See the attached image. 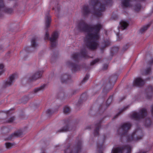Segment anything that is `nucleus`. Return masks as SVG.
I'll return each instance as SVG.
<instances>
[{
  "label": "nucleus",
  "mask_w": 153,
  "mask_h": 153,
  "mask_svg": "<svg viewBox=\"0 0 153 153\" xmlns=\"http://www.w3.org/2000/svg\"><path fill=\"white\" fill-rule=\"evenodd\" d=\"M78 27L79 30L85 33L87 45L89 48L96 49L98 46L97 40L99 38V31L102 27L101 25L98 24L92 26L83 22L79 24Z\"/></svg>",
  "instance_id": "f257e3e1"
},
{
  "label": "nucleus",
  "mask_w": 153,
  "mask_h": 153,
  "mask_svg": "<svg viewBox=\"0 0 153 153\" xmlns=\"http://www.w3.org/2000/svg\"><path fill=\"white\" fill-rule=\"evenodd\" d=\"M108 2L106 0H89L90 6L96 10L95 13L98 16L102 15L101 12L104 10Z\"/></svg>",
  "instance_id": "f03ea898"
},
{
  "label": "nucleus",
  "mask_w": 153,
  "mask_h": 153,
  "mask_svg": "<svg viewBox=\"0 0 153 153\" xmlns=\"http://www.w3.org/2000/svg\"><path fill=\"white\" fill-rule=\"evenodd\" d=\"M143 135L142 131L140 129L138 128L127 137V140L128 141H136L140 139Z\"/></svg>",
  "instance_id": "7ed1b4c3"
},
{
  "label": "nucleus",
  "mask_w": 153,
  "mask_h": 153,
  "mask_svg": "<svg viewBox=\"0 0 153 153\" xmlns=\"http://www.w3.org/2000/svg\"><path fill=\"white\" fill-rule=\"evenodd\" d=\"M131 150V147L128 146L122 148H114L112 150V153H129Z\"/></svg>",
  "instance_id": "20e7f679"
},
{
  "label": "nucleus",
  "mask_w": 153,
  "mask_h": 153,
  "mask_svg": "<svg viewBox=\"0 0 153 153\" xmlns=\"http://www.w3.org/2000/svg\"><path fill=\"white\" fill-rule=\"evenodd\" d=\"M18 74H12L9 77V78L5 81L4 83V87H7L11 85L15 79L17 78Z\"/></svg>",
  "instance_id": "39448f33"
},
{
  "label": "nucleus",
  "mask_w": 153,
  "mask_h": 153,
  "mask_svg": "<svg viewBox=\"0 0 153 153\" xmlns=\"http://www.w3.org/2000/svg\"><path fill=\"white\" fill-rule=\"evenodd\" d=\"M147 113L146 109L143 108L140 110L139 113H134L132 114V117L135 119H140L143 117L147 115Z\"/></svg>",
  "instance_id": "423d86ee"
},
{
  "label": "nucleus",
  "mask_w": 153,
  "mask_h": 153,
  "mask_svg": "<svg viewBox=\"0 0 153 153\" xmlns=\"http://www.w3.org/2000/svg\"><path fill=\"white\" fill-rule=\"evenodd\" d=\"M59 35L58 32L56 31L54 32L52 34L51 37L50 38L51 44L52 47H53L56 45L57 43V39Z\"/></svg>",
  "instance_id": "0eeeda50"
},
{
  "label": "nucleus",
  "mask_w": 153,
  "mask_h": 153,
  "mask_svg": "<svg viewBox=\"0 0 153 153\" xmlns=\"http://www.w3.org/2000/svg\"><path fill=\"white\" fill-rule=\"evenodd\" d=\"M131 125L129 123H126L123 124L121 128H120L119 131L121 130L123 131H126L128 130L131 127Z\"/></svg>",
  "instance_id": "6e6552de"
},
{
  "label": "nucleus",
  "mask_w": 153,
  "mask_h": 153,
  "mask_svg": "<svg viewBox=\"0 0 153 153\" xmlns=\"http://www.w3.org/2000/svg\"><path fill=\"white\" fill-rule=\"evenodd\" d=\"M144 82V81L140 77L136 78L134 82V85L136 86L141 85H143Z\"/></svg>",
  "instance_id": "1a4fd4ad"
},
{
  "label": "nucleus",
  "mask_w": 153,
  "mask_h": 153,
  "mask_svg": "<svg viewBox=\"0 0 153 153\" xmlns=\"http://www.w3.org/2000/svg\"><path fill=\"white\" fill-rule=\"evenodd\" d=\"M128 22L126 20H122L120 23V28L122 30L125 29L128 26Z\"/></svg>",
  "instance_id": "9d476101"
},
{
  "label": "nucleus",
  "mask_w": 153,
  "mask_h": 153,
  "mask_svg": "<svg viewBox=\"0 0 153 153\" xmlns=\"http://www.w3.org/2000/svg\"><path fill=\"white\" fill-rule=\"evenodd\" d=\"M81 10L82 12L85 14H87L90 12L88 6L86 5H84L82 7Z\"/></svg>",
  "instance_id": "9b49d317"
},
{
  "label": "nucleus",
  "mask_w": 153,
  "mask_h": 153,
  "mask_svg": "<svg viewBox=\"0 0 153 153\" xmlns=\"http://www.w3.org/2000/svg\"><path fill=\"white\" fill-rule=\"evenodd\" d=\"M45 25L46 27H48L50 26L51 21V18L49 16H47L45 19Z\"/></svg>",
  "instance_id": "f8f14e48"
},
{
  "label": "nucleus",
  "mask_w": 153,
  "mask_h": 153,
  "mask_svg": "<svg viewBox=\"0 0 153 153\" xmlns=\"http://www.w3.org/2000/svg\"><path fill=\"white\" fill-rule=\"evenodd\" d=\"M130 4L129 0H124L122 3L123 6L125 7H130Z\"/></svg>",
  "instance_id": "ddd939ff"
},
{
  "label": "nucleus",
  "mask_w": 153,
  "mask_h": 153,
  "mask_svg": "<svg viewBox=\"0 0 153 153\" xmlns=\"http://www.w3.org/2000/svg\"><path fill=\"white\" fill-rule=\"evenodd\" d=\"M35 38H33L31 40V45L33 48H35L37 45Z\"/></svg>",
  "instance_id": "4468645a"
},
{
  "label": "nucleus",
  "mask_w": 153,
  "mask_h": 153,
  "mask_svg": "<svg viewBox=\"0 0 153 153\" xmlns=\"http://www.w3.org/2000/svg\"><path fill=\"white\" fill-rule=\"evenodd\" d=\"M42 75V72H38L36 73L34 75L32 76V79L34 80L41 76Z\"/></svg>",
  "instance_id": "2eb2a0df"
},
{
  "label": "nucleus",
  "mask_w": 153,
  "mask_h": 153,
  "mask_svg": "<svg viewBox=\"0 0 153 153\" xmlns=\"http://www.w3.org/2000/svg\"><path fill=\"white\" fill-rule=\"evenodd\" d=\"M70 110L69 107L65 106L63 108V112L65 114H67L70 112Z\"/></svg>",
  "instance_id": "dca6fc26"
},
{
  "label": "nucleus",
  "mask_w": 153,
  "mask_h": 153,
  "mask_svg": "<svg viewBox=\"0 0 153 153\" xmlns=\"http://www.w3.org/2000/svg\"><path fill=\"white\" fill-rule=\"evenodd\" d=\"M140 6L139 4H137L133 6V9L136 11H138L140 9Z\"/></svg>",
  "instance_id": "f3484780"
},
{
  "label": "nucleus",
  "mask_w": 153,
  "mask_h": 153,
  "mask_svg": "<svg viewBox=\"0 0 153 153\" xmlns=\"http://www.w3.org/2000/svg\"><path fill=\"white\" fill-rule=\"evenodd\" d=\"M151 124L150 120L149 119H147L146 120L145 125L147 127H149Z\"/></svg>",
  "instance_id": "a211bd4d"
},
{
  "label": "nucleus",
  "mask_w": 153,
  "mask_h": 153,
  "mask_svg": "<svg viewBox=\"0 0 153 153\" xmlns=\"http://www.w3.org/2000/svg\"><path fill=\"white\" fill-rule=\"evenodd\" d=\"M5 145L6 147L7 148L9 149L12 147L14 145L13 144H12L11 143H6L5 144Z\"/></svg>",
  "instance_id": "6ab92c4d"
},
{
  "label": "nucleus",
  "mask_w": 153,
  "mask_h": 153,
  "mask_svg": "<svg viewBox=\"0 0 153 153\" xmlns=\"http://www.w3.org/2000/svg\"><path fill=\"white\" fill-rule=\"evenodd\" d=\"M44 86H42L41 87L37 88L34 90V91L35 92H37L39 91L42 90Z\"/></svg>",
  "instance_id": "aec40b11"
},
{
  "label": "nucleus",
  "mask_w": 153,
  "mask_h": 153,
  "mask_svg": "<svg viewBox=\"0 0 153 153\" xmlns=\"http://www.w3.org/2000/svg\"><path fill=\"white\" fill-rule=\"evenodd\" d=\"M110 44V42L109 40H108L106 42H105L104 43V46H103V47H105L109 45Z\"/></svg>",
  "instance_id": "412c9836"
},
{
  "label": "nucleus",
  "mask_w": 153,
  "mask_h": 153,
  "mask_svg": "<svg viewBox=\"0 0 153 153\" xmlns=\"http://www.w3.org/2000/svg\"><path fill=\"white\" fill-rule=\"evenodd\" d=\"M89 77V75L88 74L86 75L85 76V77L83 79V81L84 82H85L86 81H87Z\"/></svg>",
  "instance_id": "4be33fe9"
},
{
  "label": "nucleus",
  "mask_w": 153,
  "mask_h": 153,
  "mask_svg": "<svg viewBox=\"0 0 153 153\" xmlns=\"http://www.w3.org/2000/svg\"><path fill=\"white\" fill-rule=\"evenodd\" d=\"M99 61V59H96L93 61L91 62V65H93L96 63L97 62H98Z\"/></svg>",
  "instance_id": "5701e85b"
},
{
  "label": "nucleus",
  "mask_w": 153,
  "mask_h": 153,
  "mask_svg": "<svg viewBox=\"0 0 153 153\" xmlns=\"http://www.w3.org/2000/svg\"><path fill=\"white\" fill-rule=\"evenodd\" d=\"M49 33L47 32L45 35L44 38L45 40L48 39Z\"/></svg>",
  "instance_id": "b1692460"
},
{
  "label": "nucleus",
  "mask_w": 153,
  "mask_h": 153,
  "mask_svg": "<svg viewBox=\"0 0 153 153\" xmlns=\"http://www.w3.org/2000/svg\"><path fill=\"white\" fill-rule=\"evenodd\" d=\"M4 4L2 1H0V9L4 7Z\"/></svg>",
  "instance_id": "393cba45"
},
{
  "label": "nucleus",
  "mask_w": 153,
  "mask_h": 153,
  "mask_svg": "<svg viewBox=\"0 0 153 153\" xmlns=\"http://www.w3.org/2000/svg\"><path fill=\"white\" fill-rule=\"evenodd\" d=\"M148 28V26H145L143 27L141 29V30L143 31H144L146 30H147Z\"/></svg>",
  "instance_id": "a878e982"
},
{
  "label": "nucleus",
  "mask_w": 153,
  "mask_h": 153,
  "mask_svg": "<svg viewBox=\"0 0 153 153\" xmlns=\"http://www.w3.org/2000/svg\"><path fill=\"white\" fill-rule=\"evenodd\" d=\"M68 129V126L66 127L65 128H64L62 129V131H67Z\"/></svg>",
  "instance_id": "bb28decb"
},
{
  "label": "nucleus",
  "mask_w": 153,
  "mask_h": 153,
  "mask_svg": "<svg viewBox=\"0 0 153 153\" xmlns=\"http://www.w3.org/2000/svg\"><path fill=\"white\" fill-rule=\"evenodd\" d=\"M151 71V69L150 68H149L147 69V70L146 71L145 74H148L150 73Z\"/></svg>",
  "instance_id": "cd10ccee"
},
{
  "label": "nucleus",
  "mask_w": 153,
  "mask_h": 153,
  "mask_svg": "<svg viewBox=\"0 0 153 153\" xmlns=\"http://www.w3.org/2000/svg\"><path fill=\"white\" fill-rule=\"evenodd\" d=\"M4 67V65L2 64H0V70L3 69Z\"/></svg>",
  "instance_id": "c85d7f7f"
},
{
  "label": "nucleus",
  "mask_w": 153,
  "mask_h": 153,
  "mask_svg": "<svg viewBox=\"0 0 153 153\" xmlns=\"http://www.w3.org/2000/svg\"><path fill=\"white\" fill-rule=\"evenodd\" d=\"M73 58H76L78 57V55L77 54L75 53L73 55Z\"/></svg>",
  "instance_id": "c756f323"
},
{
  "label": "nucleus",
  "mask_w": 153,
  "mask_h": 153,
  "mask_svg": "<svg viewBox=\"0 0 153 153\" xmlns=\"http://www.w3.org/2000/svg\"><path fill=\"white\" fill-rule=\"evenodd\" d=\"M14 117H11L10 118V120L8 121V122H12L14 120Z\"/></svg>",
  "instance_id": "7c9ffc66"
},
{
  "label": "nucleus",
  "mask_w": 153,
  "mask_h": 153,
  "mask_svg": "<svg viewBox=\"0 0 153 153\" xmlns=\"http://www.w3.org/2000/svg\"><path fill=\"white\" fill-rule=\"evenodd\" d=\"M5 71V70L3 69L2 70L0 71V76Z\"/></svg>",
  "instance_id": "2f4dec72"
},
{
  "label": "nucleus",
  "mask_w": 153,
  "mask_h": 153,
  "mask_svg": "<svg viewBox=\"0 0 153 153\" xmlns=\"http://www.w3.org/2000/svg\"><path fill=\"white\" fill-rule=\"evenodd\" d=\"M13 135L15 137H18L19 135V134H18L17 133H14Z\"/></svg>",
  "instance_id": "473e14b6"
},
{
  "label": "nucleus",
  "mask_w": 153,
  "mask_h": 153,
  "mask_svg": "<svg viewBox=\"0 0 153 153\" xmlns=\"http://www.w3.org/2000/svg\"><path fill=\"white\" fill-rule=\"evenodd\" d=\"M95 134H98V129H97L95 130Z\"/></svg>",
  "instance_id": "72a5a7b5"
},
{
  "label": "nucleus",
  "mask_w": 153,
  "mask_h": 153,
  "mask_svg": "<svg viewBox=\"0 0 153 153\" xmlns=\"http://www.w3.org/2000/svg\"><path fill=\"white\" fill-rule=\"evenodd\" d=\"M151 112L153 114V105L152 106Z\"/></svg>",
  "instance_id": "f704fd0d"
},
{
  "label": "nucleus",
  "mask_w": 153,
  "mask_h": 153,
  "mask_svg": "<svg viewBox=\"0 0 153 153\" xmlns=\"http://www.w3.org/2000/svg\"><path fill=\"white\" fill-rule=\"evenodd\" d=\"M69 149H68L67 150H66V151H65V153H66V151L68 152V151H69Z\"/></svg>",
  "instance_id": "c9c22d12"
}]
</instances>
